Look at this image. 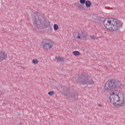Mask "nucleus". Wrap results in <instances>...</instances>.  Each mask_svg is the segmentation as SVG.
<instances>
[{"label":"nucleus","mask_w":125,"mask_h":125,"mask_svg":"<svg viewBox=\"0 0 125 125\" xmlns=\"http://www.w3.org/2000/svg\"><path fill=\"white\" fill-rule=\"evenodd\" d=\"M109 101L111 104L117 106V108L125 106V96L120 91L112 92L109 96Z\"/></svg>","instance_id":"obj_1"},{"label":"nucleus","mask_w":125,"mask_h":125,"mask_svg":"<svg viewBox=\"0 0 125 125\" xmlns=\"http://www.w3.org/2000/svg\"><path fill=\"white\" fill-rule=\"evenodd\" d=\"M34 22L33 24L38 30V32H41L43 29L49 28L48 30L50 32L52 30V28L50 26V22L46 20L44 17L42 15H36L34 18Z\"/></svg>","instance_id":"obj_2"},{"label":"nucleus","mask_w":125,"mask_h":125,"mask_svg":"<svg viewBox=\"0 0 125 125\" xmlns=\"http://www.w3.org/2000/svg\"><path fill=\"white\" fill-rule=\"evenodd\" d=\"M104 25L107 30H111L112 32L120 33V28L122 27V21L117 19L108 18L104 19Z\"/></svg>","instance_id":"obj_3"},{"label":"nucleus","mask_w":125,"mask_h":125,"mask_svg":"<svg viewBox=\"0 0 125 125\" xmlns=\"http://www.w3.org/2000/svg\"><path fill=\"white\" fill-rule=\"evenodd\" d=\"M123 84L121 82L119 81H116L114 79H111L108 81L104 85V90L106 91H113L114 89H117V88H119L121 87Z\"/></svg>","instance_id":"obj_4"},{"label":"nucleus","mask_w":125,"mask_h":125,"mask_svg":"<svg viewBox=\"0 0 125 125\" xmlns=\"http://www.w3.org/2000/svg\"><path fill=\"white\" fill-rule=\"evenodd\" d=\"M76 81L79 84H93L94 82L92 79H89V76L86 74H78L76 76Z\"/></svg>","instance_id":"obj_5"},{"label":"nucleus","mask_w":125,"mask_h":125,"mask_svg":"<svg viewBox=\"0 0 125 125\" xmlns=\"http://www.w3.org/2000/svg\"><path fill=\"white\" fill-rule=\"evenodd\" d=\"M62 94L67 98H74L75 99H78V97H79V93L76 92V91L74 90L71 91V90L67 88L62 90Z\"/></svg>","instance_id":"obj_6"},{"label":"nucleus","mask_w":125,"mask_h":125,"mask_svg":"<svg viewBox=\"0 0 125 125\" xmlns=\"http://www.w3.org/2000/svg\"><path fill=\"white\" fill-rule=\"evenodd\" d=\"M73 38H75V39H80V40H86L87 33L83 30H79L78 32H76L73 33Z\"/></svg>","instance_id":"obj_7"},{"label":"nucleus","mask_w":125,"mask_h":125,"mask_svg":"<svg viewBox=\"0 0 125 125\" xmlns=\"http://www.w3.org/2000/svg\"><path fill=\"white\" fill-rule=\"evenodd\" d=\"M42 44L44 49H50L52 47V41L45 40L42 42Z\"/></svg>","instance_id":"obj_8"},{"label":"nucleus","mask_w":125,"mask_h":125,"mask_svg":"<svg viewBox=\"0 0 125 125\" xmlns=\"http://www.w3.org/2000/svg\"><path fill=\"white\" fill-rule=\"evenodd\" d=\"M7 58V54L3 51L0 52V61H3L4 59Z\"/></svg>","instance_id":"obj_9"},{"label":"nucleus","mask_w":125,"mask_h":125,"mask_svg":"<svg viewBox=\"0 0 125 125\" xmlns=\"http://www.w3.org/2000/svg\"><path fill=\"white\" fill-rule=\"evenodd\" d=\"M75 5L77 6V8L80 10H84L85 7L84 5H83L82 4L79 3V2H76Z\"/></svg>","instance_id":"obj_10"},{"label":"nucleus","mask_w":125,"mask_h":125,"mask_svg":"<svg viewBox=\"0 0 125 125\" xmlns=\"http://www.w3.org/2000/svg\"><path fill=\"white\" fill-rule=\"evenodd\" d=\"M105 19L104 18L99 17L98 18V21H97V23H98L99 25H102L103 23L104 24V21Z\"/></svg>","instance_id":"obj_11"},{"label":"nucleus","mask_w":125,"mask_h":125,"mask_svg":"<svg viewBox=\"0 0 125 125\" xmlns=\"http://www.w3.org/2000/svg\"><path fill=\"white\" fill-rule=\"evenodd\" d=\"M56 59L57 60L58 62H62V63H63L64 60H65V59L61 57H56Z\"/></svg>","instance_id":"obj_12"},{"label":"nucleus","mask_w":125,"mask_h":125,"mask_svg":"<svg viewBox=\"0 0 125 125\" xmlns=\"http://www.w3.org/2000/svg\"><path fill=\"white\" fill-rule=\"evenodd\" d=\"M85 4L86 7H90L91 6V1L90 0H86Z\"/></svg>","instance_id":"obj_13"},{"label":"nucleus","mask_w":125,"mask_h":125,"mask_svg":"<svg viewBox=\"0 0 125 125\" xmlns=\"http://www.w3.org/2000/svg\"><path fill=\"white\" fill-rule=\"evenodd\" d=\"M73 55H75V56H79V55H81V52L79 51H74L72 52Z\"/></svg>","instance_id":"obj_14"},{"label":"nucleus","mask_w":125,"mask_h":125,"mask_svg":"<svg viewBox=\"0 0 125 125\" xmlns=\"http://www.w3.org/2000/svg\"><path fill=\"white\" fill-rule=\"evenodd\" d=\"M58 29H59V26H58V25H57V24H55L54 25V30L55 31H57Z\"/></svg>","instance_id":"obj_15"},{"label":"nucleus","mask_w":125,"mask_h":125,"mask_svg":"<svg viewBox=\"0 0 125 125\" xmlns=\"http://www.w3.org/2000/svg\"><path fill=\"white\" fill-rule=\"evenodd\" d=\"M86 2V0H80L79 2L81 3V4H85V2Z\"/></svg>","instance_id":"obj_16"},{"label":"nucleus","mask_w":125,"mask_h":125,"mask_svg":"<svg viewBox=\"0 0 125 125\" xmlns=\"http://www.w3.org/2000/svg\"><path fill=\"white\" fill-rule=\"evenodd\" d=\"M32 63L33 64H38V63H39V61H38L37 59H33L32 60Z\"/></svg>","instance_id":"obj_17"},{"label":"nucleus","mask_w":125,"mask_h":125,"mask_svg":"<svg viewBox=\"0 0 125 125\" xmlns=\"http://www.w3.org/2000/svg\"><path fill=\"white\" fill-rule=\"evenodd\" d=\"M48 95H49L50 96H52V95H53V94H54V91H51L50 92H48Z\"/></svg>","instance_id":"obj_18"},{"label":"nucleus","mask_w":125,"mask_h":125,"mask_svg":"<svg viewBox=\"0 0 125 125\" xmlns=\"http://www.w3.org/2000/svg\"><path fill=\"white\" fill-rule=\"evenodd\" d=\"M91 40H97V38L96 36L94 35L91 36Z\"/></svg>","instance_id":"obj_19"},{"label":"nucleus","mask_w":125,"mask_h":125,"mask_svg":"<svg viewBox=\"0 0 125 125\" xmlns=\"http://www.w3.org/2000/svg\"><path fill=\"white\" fill-rule=\"evenodd\" d=\"M98 106H99V107H102V104H98Z\"/></svg>","instance_id":"obj_20"},{"label":"nucleus","mask_w":125,"mask_h":125,"mask_svg":"<svg viewBox=\"0 0 125 125\" xmlns=\"http://www.w3.org/2000/svg\"><path fill=\"white\" fill-rule=\"evenodd\" d=\"M3 104H4V105H5V104H6L5 103H3Z\"/></svg>","instance_id":"obj_21"}]
</instances>
